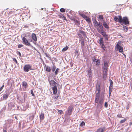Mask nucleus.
Returning a JSON list of instances; mask_svg holds the SVG:
<instances>
[{
    "label": "nucleus",
    "mask_w": 132,
    "mask_h": 132,
    "mask_svg": "<svg viewBox=\"0 0 132 132\" xmlns=\"http://www.w3.org/2000/svg\"><path fill=\"white\" fill-rule=\"evenodd\" d=\"M94 24L95 27L97 29L98 32L99 33L101 32L103 28L102 24H101L100 22L98 23L96 20H94Z\"/></svg>",
    "instance_id": "nucleus-1"
},
{
    "label": "nucleus",
    "mask_w": 132,
    "mask_h": 132,
    "mask_svg": "<svg viewBox=\"0 0 132 132\" xmlns=\"http://www.w3.org/2000/svg\"><path fill=\"white\" fill-rule=\"evenodd\" d=\"M119 20V23H120L121 24H124L126 25L129 24L128 20L127 18L126 17H123V18L122 19L121 16H120Z\"/></svg>",
    "instance_id": "nucleus-2"
},
{
    "label": "nucleus",
    "mask_w": 132,
    "mask_h": 132,
    "mask_svg": "<svg viewBox=\"0 0 132 132\" xmlns=\"http://www.w3.org/2000/svg\"><path fill=\"white\" fill-rule=\"evenodd\" d=\"M74 110V107L73 105H70L69 106L67 109L66 112V114L69 116H70Z\"/></svg>",
    "instance_id": "nucleus-3"
},
{
    "label": "nucleus",
    "mask_w": 132,
    "mask_h": 132,
    "mask_svg": "<svg viewBox=\"0 0 132 132\" xmlns=\"http://www.w3.org/2000/svg\"><path fill=\"white\" fill-rule=\"evenodd\" d=\"M97 90L98 91V92L96 94V95L95 102V103H97L98 102V101L99 99L100 94L99 92L100 90V86L99 85H97L96 87Z\"/></svg>",
    "instance_id": "nucleus-4"
},
{
    "label": "nucleus",
    "mask_w": 132,
    "mask_h": 132,
    "mask_svg": "<svg viewBox=\"0 0 132 132\" xmlns=\"http://www.w3.org/2000/svg\"><path fill=\"white\" fill-rule=\"evenodd\" d=\"M116 50L118 51L120 53L122 52L123 50V47L121 46L120 43L119 42L116 45Z\"/></svg>",
    "instance_id": "nucleus-5"
},
{
    "label": "nucleus",
    "mask_w": 132,
    "mask_h": 132,
    "mask_svg": "<svg viewBox=\"0 0 132 132\" xmlns=\"http://www.w3.org/2000/svg\"><path fill=\"white\" fill-rule=\"evenodd\" d=\"M23 70L25 72H27L29 70H32L31 65L29 64H25L23 67Z\"/></svg>",
    "instance_id": "nucleus-6"
},
{
    "label": "nucleus",
    "mask_w": 132,
    "mask_h": 132,
    "mask_svg": "<svg viewBox=\"0 0 132 132\" xmlns=\"http://www.w3.org/2000/svg\"><path fill=\"white\" fill-rule=\"evenodd\" d=\"M22 40L23 42V43L25 45L27 46H30V43L28 41V40L25 38L23 37L22 38Z\"/></svg>",
    "instance_id": "nucleus-7"
},
{
    "label": "nucleus",
    "mask_w": 132,
    "mask_h": 132,
    "mask_svg": "<svg viewBox=\"0 0 132 132\" xmlns=\"http://www.w3.org/2000/svg\"><path fill=\"white\" fill-rule=\"evenodd\" d=\"M103 38H100V40H99L100 42V44L101 45V48H103V50L104 51L105 49V47L104 44L103 43Z\"/></svg>",
    "instance_id": "nucleus-8"
},
{
    "label": "nucleus",
    "mask_w": 132,
    "mask_h": 132,
    "mask_svg": "<svg viewBox=\"0 0 132 132\" xmlns=\"http://www.w3.org/2000/svg\"><path fill=\"white\" fill-rule=\"evenodd\" d=\"M48 80L50 85L53 86H57V84L53 80Z\"/></svg>",
    "instance_id": "nucleus-9"
},
{
    "label": "nucleus",
    "mask_w": 132,
    "mask_h": 132,
    "mask_svg": "<svg viewBox=\"0 0 132 132\" xmlns=\"http://www.w3.org/2000/svg\"><path fill=\"white\" fill-rule=\"evenodd\" d=\"M87 75L89 78H91L92 76V72L91 67H90L89 70L87 71Z\"/></svg>",
    "instance_id": "nucleus-10"
},
{
    "label": "nucleus",
    "mask_w": 132,
    "mask_h": 132,
    "mask_svg": "<svg viewBox=\"0 0 132 132\" xmlns=\"http://www.w3.org/2000/svg\"><path fill=\"white\" fill-rule=\"evenodd\" d=\"M92 59L93 62L96 63V65L98 66L100 65V61L99 59H96L95 57L93 58Z\"/></svg>",
    "instance_id": "nucleus-11"
},
{
    "label": "nucleus",
    "mask_w": 132,
    "mask_h": 132,
    "mask_svg": "<svg viewBox=\"0 0 132 132\" xmlns=\"http://www.w3.org/2000/svg\"><path fill=\"white\" fill-rule=\"evenodd\" d=\"M51 88L53 90V94H56L57 92V86H54L52 87Z\"/></svg>",
    "instance_id": "nucleus-12"
},
{
    "label": "nucleus",
    "mask_w": 132,
    "mask_h": 132,
    "mask_svg": "<svg viewBox=\"0 0 132 132\" xmlns=\"http://www.w3.org/2000/svg\"><path fill=\"white\" fill-rule=\"evenodd\" d=\"M98 102L99 104L97 105V106H99L101 108H102V104L103 102V99H100L98 101Z\"/></svg>",
    "instance_id": "nucleus-13"
},
{
    "label": "nucleus",
    "mask_w": 132,
    "mask_h": 132,
    "mask_svg": "<svg viewBox=\"0 0 132 132\" xmlns=\"http://www.w3.org/2000/svg\"><path fill=\"white\" fill-rule=\"evenodd\" d=\"M108 70L106 69H104L103 75V78H106L107 76V73Z\"/></svg>",
    "instance_id": "nucleus-14"
},
{
    "label": "nucleus",
    "mask_w": 132,
    "mask_h": 132,
    "mask_svg": "<svg viewBox=\"0 0 132 132\" xmlns=\"http://www.w3.org/2000/svg\"><path fill=\"white\" fill-rule=\"evenodd\" d=\"M103 30L100 33H101L102 35L105 38V39L107 40H108L109 38V37L108 35H107L105 33V32H102Z\"/></svg>",
    "instance_id": "nucleus-15"
},
{
    "label": "nucleus",
    "mask_w": 132,
    "mask_h": 132,
    "mask_svg": "<svg viewBox=\"0 0 132 132\" xmlns=\"http://www.w3.org/2000/svg\"><path fill=\"white\" fill-rule=\"evenodd\" d=\"M32 39L35 42L37 41V38L36 34L34 33H32L31 35Z\"/></svg>",
    "instance_id": "nucleus-16"
},
{
    "label": "nucleus",
    "mask_w": 132,
    "mask_h": 132,
    "mask_svg": "<svg viewBox=\"0 0 132 132\" xmlns=\"http://www.w3.org/2000/svg\"><path fill=\"white\" fill-rule=\"evenodd\" d=\"M44 115L43 113H41L39 115V118L40 120H43L44 118Z\"/></svg>",
    "instance_id": "nucleus-17"
},
{
    "label": "nucleus",
    "mask_w": 132,
    "mask_h": 132,
    "mask_svg": "<svg viewBox=\"0 0 132 132\" xmlns=\"http://www.w3.org/2000/svg\"><path fill=\"white\" fill-rule=\"evenodd\" d=\"M22 85L24 88H26L28 87V84L27 83L24 81L22 82Z\"/></svg>",
    "instance_id": "nucleus-18"
},
{
    "label": "nucleus",
    "mask_w": 132,
    "mask_h": 132,
    "mask_svg": "<svg viewBox=\"0 0 132 132\" xmlns=\"http://www.w3.org/2000/svg\"><path fill=\"white\" fill-rule=\"evenodd\" d=\"M68 16V17L70 19L72 20L75 21L76 20V17L75 16H72L71 17L70 16H69V15H67Z\"/></svg>",
    "instance_id": "nucleus-19"
},
{
    "label": "nucleus",
    "mask_w": 132,
    "mask_h": 132,
    "mask_svg": "<svg viewBox=\"0 0 132 132\" xmlns=\"http://www.w3.org/2000/svg\"><path fill=\"white\" fill-rule=\"evenodd\" d=\"M103 25L106 29H109V28L107 23L104 21L103 22Z\"/></svg>",
    "instance_id": "nucleus-20"
},
{
    "label": "nucleus",
    "mask_w": 132,
    "mask_h": 132,
    "mask_svg": "<svg viewBox=\"0 0 132 132\" xmlns=\"http://www.w3.org/2000/svg\"><path fill=\"white\" fill-rule=\"evenodd\" d=\"M45 70L48 72H50L51 71V69L50 67L48 66H45Z\"/></svg>",
    "instance_id": "nucleus-21"
},
{
    "label": "nucleus",
    "mask_w": 132,
    "mask_h": 132,
    "mask_svg": "<svg viewBox=\"0 0 132 132\" xmlns=\"http://www.w3.org/2000/svg\"><path fill=\"white\" fill-rule=\"evenodd\" d=\"M118 16V18L117 16H115L114 18V20L116 22H118V21L119 22V16Z\"/></svg>",
    "instance_id": "nucleus-22"
},
{
    "label": "nucleus",
    "mask_w": 132,
    "mask_h": 132,
    "mask_svg": "<svg viewBox=\"0 0 132 132\" xmlns=\"http://www.w3.org/2000/svg\"><path fill=\"white\" fill-rule=\"evenodd\" d=\"M108 67V63L106 62H104L103 67L104 69H107Z\"/></svg>",
    "instance_id": "nucleus-23"
},
{
    "label": "nucleus",
    "mask_w": 132,
    "mask_h": 132,
    "mask_svg": "<svg viewBox=\"0 0 132 132\" xmlns=\"http://www.w3.org/2000/svg\"><path fill=\"white\" fill-rule=\"evenodd\" d=\"M127 121V119L124 118V119L121 120L120 121V124L123 123Z\"/></svg>",
    "instance_id": "nucleus-24"
},
{
    "label": "nucleus",
    "mask_w": 132,
    "mask_h": 132,
    "mask_svg": "<svg viewBox=\"0 0 132 132\" xmlns=\"http://www.w3.org/2000/svg\"><path fill=\"white\" fill-rule=\"evenodd\" d=\"M84 19L86 20V21L88 22L89 23L90 22L89 18L87 16H86Z\"/></svg>",
    "instance_id": "nucleus-25"
},
{
    "label": "nucleus",
    "mask_w": 132,
    "mask_h": 132,
    "mask_svg": "<svg viewBox=\"0 0 132 132\" xmlns=\"http://www.w3.org/2000/svg\"><path fill=\"white\" fill-rule=\"evenodd\" d=\"M60 70V69L58 68H57L55 71L54 75H56L57 74Z\"/></svg>",
    "instance_id": "nucleus-26"
},
{
    "label": "nucleus",
    "mask_w": 132,
    "mask_h": 132,
    "mask_svg": "<svg viewBox=\"0 0 132 132\" xmlns=\"http://www.w3.org/2000/svg\"><path fill=\"white\" fill-rule=\"evenodd\" d=\"M68 46H66L63 49L62 51V52H64L66 51L68 49Z\"/></svg>",
    "instance_id": "nucleus-27"
},
{
    "label": "nucleus",
    "mask_w": 132,
    "mask_h": 132,
    "mask_svg": "<svg viewBox=\"0 0 132 132\" xmlns=\"http://www.w3.org/2000/svg\"><path fill=\"white\" fill-rule=\"evenodd\" d=\"M123 30L126 32L128 30V28L127 26H123Z\"/></svg>",
    "instance_id": "nucleus-28"
},
{
    "label": "nucleus",
    "mask_w": 132,
    "mask_h": 132,
    "mask_svg": "<svg viewBox=\"0 0 132 132\" xmlns=\"http://www.w3.org/2000/svg\"><path fill=\"white\" fill-rule=\"evenodd\" d=\"M104 130L102 128H99L97 130L96 132H103Z\"/></svg>",
    "instance_id": "nucleus-29"
},
{
    "label": "nucleus",
    "mask_w": 132,
    "mask_h": 132,
    "mask_svg": "<svg viewBox=\"0 0 132 132\" xmlns=\"http://www.w3.org/2000/svg\"><path fill=\"white\" fill-rule=\"evenodd\" d=\"M81 46H84V43L83 39H81L80 40Z\"/></svg>",
    "instance_id": "nucleus-30"
},
{
    "label": "nucleus",
    "mask_w": 132,
    "mask_h": 132,
    "mask_svg": "<svg viewBox=\"0 0 132 132\" xmlns=\"http://www.w3.org/2000/svg\"><path fill=\"white\" fill-rule=\"evenodd\" d=\"M59 97V95H56L55 96H53L52 97V98L53 100L57 99Z\"/></svg>",
    "instance_id": "nucleus-31"
},
{
    "label": "nucleus",
    "mask_w": 132,
    "mask_h": 132,
    "mask_svg": "<svg viewBox=\"0 0 132 132\" xmlns=\"http://www.w3.org/2000/svg\"><path fill=\"white\" fill-rule=\"evenodd\" d=\"M60 18H62L63 17H64V15L63 14H62L61 13H59L57 15Z\"/></svg>",
    "instance_id": "nucleus-32"
},
{
    "label": "nucleus",
    "mask_w": 132,
    "mask_h": 132,
    "mask_svg": "<svg viewBox=\"0 0 132 132\" xmlns=\"http://www.w3.org/2000/svg\"><path fill=\"white\" fill-rule=\"evenodd\" d=\"M8 95L6 94H4L3 95V99L4 100H6L8 98Z\"/></svg>",
    "instance_id": "nucleus-33"
},
{
    "label": "nucleus",
    "mask_w": 132,
    "mask_h": 132,
    "mask_svg": "<svg viewBox=\"0 0 132 132\" xmlns=\"http://www.w3.org/2000/svg\"><path fill=\"white\" fill-rule=\"evenodd\" d=\"M74 22L75 23L77 24H79L80 23V21L77 20H76H76H75L74 21Z\"/></svg>",
    "instance_id": "nucleus-34"
},
{
    "label": "nucleus",
    "mask_w": 132,
    "mask_h": 132,
    "mask_svg": "<svg viewBox=\"0 0 132 132\" xmlns=\"http://www.w3.org/2000/svg\"><path fill=\"white\" fill-rule=\"evenodd\" d=\"M56 68L55 66L54 65L53 66L52 69V70L53 72H54Z\"/></svg>",
    "instance_id": "nucleus-35"
},
{
    "label": "nucleus",
    "mask_w": 132,
    "mask_h": 132,
    "mask_svg": "<svg viewBox=\"0 0 132 132\" xmlns=\"http://www.w3.org/2000/svg\"><path fill=\"white\" fill-rule=\"evenodd\" d=\"M13 61L15 62L18 65L19 63H18V62L16 59L14 58H13Z\"/></svg>",
    "instance_id": "nucleus-36"
},
{
    "label": "nucleus",
    "mask_w": 132,
    "mask_h": 132,
    "mask_svg": "<svg viewBox=\"0 0 132 132\" xmlns=\"http://www.w3.org/2000/svg\"><path fill=\"white\" fill-rule=\"evenodd\" d=\"M98 18L100 20H102L103 19V16L102 15H99Z\"/></svg>",
    "instance_id": "nucleus-37"
},
{
    "label": "nucleus",
    "mask_w": 132,
    "mask_h": 132,
    "mask_svg": "<svg viewBox=\"0 0 132 132\" xmlns=\"http://www.w3.org/2000/svg\"><path fill=\"white\" fill-rule=\"evenodd\" d=\"M85 125V123L83 121H82V122L80 124V126L82 127L83 126Z\"/></svg>",
    "instance_id": "nucleus-38"
},
{
    "label": "nucleus",
    "mask_w": 132,
    "mask_h": 132,
    "mask_svg": "<svg viewBox=\"0 0 132 132\" xmlns=\"http://www.w3.org/2000/svg\"><path fill=\"white\" fill-rule=\"evenodd\" d=\"M79 32H80L83 35L85 36V32L84 31L82 30H80Z\"/></svg>",
    "instance_id": "nucleus-39"
},
{
    "label": "nucleus",
    "mask_w": 132,
    "mask_h": 132,
    "mask_svg": "<svg viewBox=\"0 0 132 132\" xmlns=\"http://www.w3.org/2000/svg\"><path fill=\"white\" fill-rule=\"evenodd\" d=\"M45 54L46 55V56L48 58H50V55L49 54H47V53H45Z\"/></svg>",
    "instance_id": "nucleus-40"
},
{
    "label": "nucleus",
    "mask_w": 132,
    "mask_h": 132,
    "mask_svg": "<svg viewBox=\"0 0 132 132\" xmlns=\"http://www.w3.org/2000/svg\"><path fill=\"white\" fill-rule=\"evenodd\" d=\"M79 14L84 19L86 16L85 15L82 14Z\"/></svg>",
    "instance_id": "nucleus-41"
},
{
    "label": "nucleus",
    "mask_w": 132,
    "mask_h": 132,
    "mask_svg": "<svg viewBox=\"0 0 132 132\" xmlns=\"http://www.w3.org/2000/svg\"><path fill=\"white\" fill-rule=\"evenodd\" d=\"M60 11L62 12H65V9L63 8H61L60 9Z\"/></svg>",
    "instance_id": "nucleus-42"
},
{
    "label": "nucleus",
    "mask_w": 132,
    "mask_h": 132,
    "mask_svg": "<svg viewBox=\"0 0 132 132\" xmlns=\"http://www.w3.org/2000/svg\"><path fill=\"white\" fill-rule=\"evenodd\" d=\"M58 112L60 114H61L62 113H63V111L62 110H57Z\"/></svg>",
    "instance_id": "nucleus-43"
},
{
    "label": "nucleus",
    "mask_w": 132,
    "mask_h": 132,
    "mask_svg": "<svg viewBox=\"0 0 132 132\" xmlns=\"http://www.w3.org/2000/svg\"><path fill=\"white\" fill-rule=\"evenodd\" d=\"M104 106L106 108H107L108 106V104L107 102H106L105 103Z\"/></svg>",
    "instance_id": "nucleus-44"
},
{
    "label": "nucleus",
    "mask_w": 132,
    "mask_h": 132,
    "mask_svg": "<svg viewBox=\"0 0 132 132\" xmlns=\"http://www.w3.org/2000/svg\"><path fill=\"white\" fill-rule=\"evenodd\" d=\"M23 45L22 44H19L18 46V48H21V47H23Z\"/></svg>",
    "instance_id": "nucleus-45"
},
{
    "label": "nucleus",
    "mask_w": 132,
    "mask_h": 132,
    "mask_svg": "<svg viewBox=\"0 0 132 132\" xmlns=\"http://www.w3.org/2000/svg\"><path fill=\"white\" fill-rule=\"evenodd\" d=\"M117 116L119 118H122V116L120 114H118Z\"/></svg>",
    "instance_id": "nucleus-46"
},
{
    "label": "nucleus",
    "mask_w": 132,
    "mask_h": 132,
    "mask_svg": "<svg viewBox=\"0 0 132 132\" xmlns=\"http://www.w3.org/2000/svg\"><path fill=\"white\" fill-rule=\"evenodd\" d=\"M31 93L33 96H35L34 94L33 91L32 90H31Z\"/></svg>",
    "instance_id": "nucleus-47"
},
{
    "label": "nucleus",
    "mask_w": 132,
    "mask_h": 132,
    "mask_svg": "<svg viewBox=\"0 0 132 132\" xmlns=\"http://www.w3.org/2000/svg\"><path fill=\"white\" fill-rule=\"evenodd\" d=\"M113 85H110L109 86V89L112 90L113 87Z\"/></svg>",
    "instance_id": "nucleus-48"
},
{
    "label": "nucleus",
    "mask_w": 132,
    "mask_h": 132,
    "mask_svg": "<svg viewBox=\"0 0 132 132\" xmlns=\"http://www.w3.org/2000/svg\"><path fill=\"white\" fill-rule=\"evenodd\" d=\"M19 55V56H21V53H20V52L19 51H18L17 52V53Z\"/></svg>",
    "instance_id": "nucleus-49"
},
{
    "label": "nucleus",
    "mask_w": 132,
    "mask_h": 132,
    "mask_svg": "<svg viewBox=\"0 0 132 132\" xmlns=\"http://www.w3.org/2000/svg\"><path fill=\"white\" fill-rule=\"evenodd\" d=\"M13 12L12 11L9 12H7V14H12L13 13Z\"/></svg>",
    "instance_id": "nucleus-50"
},
{
    "label": "nucleus",
    "mask_w": 132,
    "mask_h": 132,
    "mask_svg": "<svg viewBox=\"0 0 132 132\" xmlns=\"http://www.w3.org/2000/svg\"><path fill=\"white\" fill-rule=\"evenodd\" d=\"M113 81L112 80H111L110 85H113Z\"/></svg>",
    "instance_id": "nucleus-51"
},
{
    "label": "nucleus",
    "mask_w": 132,
    "mask_h": 132,
    "mask_svg": "<svg viewBox=\"0 0 132 132\" xmlns=\"http://www.w3.org/2000/svg\"><path fill=\"white\" fill-rule=\"evenodd\" d=\"M78 36L80 38H81L82 37V36L81 34H78Z\"/></svg>",
    "instance_id": "nucleus-52"
},
{
    "label": "nucleus",
    "mask_w": 132,
    "mask_h": 132,
    "mask_svg": "<svg viewBox=\"0 0 132 132\" xmlns=\"http://www.w3.org/2000/svg\"><path fill=\"white\" fill-rule=\"evenodd\" d=\"M112 90V89H109V93L110 94H111Z\"/></svg>",
    "instance_id": "nucleus-53"
},
{
    "label": "nucleus",
    "mask_w": 132,
    "mask_h": 132,
    "mask_svg": "<svg viewBox=\"0 0 132 132\" xmlns=\"http://www.w3.org/2000/svg\"><path fill=\"white\" fill-rule=\"evenodd\" d=\"M62 18H63V20H66V18L64 16V17H63Z\"/></svg>",
    "instance_id": "nucleus-54"
},
{
    "label": "nucleus",
    "mask_w": 132,
    "mask_h": 132,
    "mask_svg": "<svg viewBox=\"0 0 132 132\" xmlns=\"http://www.w3.org/2000/svg\"><path fill=\"white\" fill-rule=\"evenodd\" d=\"M122 54H123V55L126 58V56L125 55V54H124V53H122Z\"/></svg>",
    "instance_id": "nucleus-55"
},
{
    "label": "nucleus",
    "mask_w": 132,
    "mask_h": 132,
    "mask_svg": "<svg viewBox=\"0 0 132 132\" xmlns=\"http://www.w3.org/2000/svg\"><path fill=\"white\" fill-rule=\"evenodd\" d=\"M24 28H28V26L27 25H25L24 26Z\"/></svg>",
    "instance_id": "nucleus-56"
},
{
    "label": "nucleus",
    "mask_w": 132,
    "mask_h": 132,
    "mask_svg": "<svg viewBox=\"0 0 132 132\" xmlns=\"http://www.w3.org/2000/svg\"><path fill=\"white\" fill-rule=\"evenodd\" d=\"M27 132H32V130H29L27 131Z\"/></svg>",
    "instance_id": "nucleus-57"
},
{
    "label": "nucleus",
    "mask_w": 132,
    "mask_h": 132,
    "mask_svg": "<svg viewBox=\"0 0 132 132\" xmlns=\"http://www.w3.org/2000/svg\"><path fill=\"white\" fill-rule=\"evenodd\" d=\"M3 132H7L6 130H3Z\"/></svg>",
    "instance_id": "nucleus-58"
},
{
    "label": "nucleus",
    "mask_w": 132,
    "mask_h": 132,
    "mask_svg": "<svg viewBox=\"0 0 132 132\" xmlns=\"http://www.w3.org/2000/svg\"><path fill=\"white\" fill-rule=\"evenodd\" d=\"M132 125V122H130V125Z\"/></svg>",
    "instance_id": "nucleus-59"
},
{
    "label": "nucleus",
    "mask_w": 132,
    "mask_h": 132,
    "mask_svg": "<svg viewBox=\"0 0 132 132\" xmlns=\"http://www.w3.org/2000/svg\"><path fill=\"white\" fill-rule=\"evenodd\" d=\"M15 118H16V117H15Z\"/></svg>",
    "instance_id": "nucleus-60"
},
{
    "label": "nucleus",
    "mask_w": 132,
    "mask_h": 132,
    "mask_svg": "<svg viewBox=\"0 0 132 132\" xmlns=\"http://www.w3.org/2000/svg\"><path fill=\"white\" fill-rule=\"evenodd\" d=\"M127 109H128V108H127Z\"/></svg>",
    "instance_id": "nucleus-61"
},
{
    "label": "nucleus",
    "mask_w": 132,
    "mask_h": 132,
    "mask_svg": "<svg viewBox=\"0 0 132 132\" xmlns=\"http://www.w3.org/2000/svg\"><path fill=\"white\" fill-rule=\"evenodd\" d=\"M127 109H128V108H127Z\"/></svg>",
    "instance_id": "nucleus-62"
},
{
    "label": "nucleus",
    "mask_w": 132,
    "mask_h": 132,
    "mask_svg": "<svg viewBox=\"0 0 132 132\" xmlns=\"http://www.w3.org/2000/svg\"><path fill=\"white\" fill-rule=\"evenodd\" d=\"M51 132H52V131H51Z\"/></svg>",
    "instance_id": "nucleus-63"
}]
</instances>
